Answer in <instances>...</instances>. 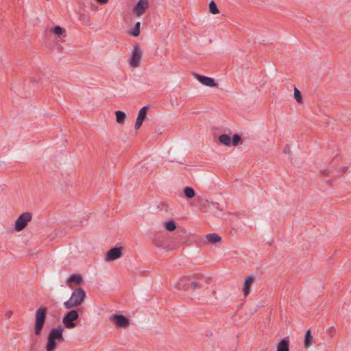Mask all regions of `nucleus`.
Returning a JSON list of instances; mask_svg holds the SVG:
<instances>
[{
    "label": "nucleus",
    "instance_id": "f257e3e1",
    "mask_svg": "<svg viewBox=\"0 0 351 351\" xmlns=\"http://www.w3.org/2000/svg\"><path fill=\"white\" fill-rule=\"evenodd\" d=\"M64 328L59 326L51 330L47 337L46 351H54L57 347L56 341L60 343L64 342L63 337Z\"/></svg>",
    "mask_w": 351,
    "mask_h": 351
},
{
    "label": "nucleus",
    "instance_id": "f03ea898",
    "mask_svg": "<svg viewBox=\"0 0 351 351\" xmlns=\"http://www.w3.org/2000/svg\"><path fill=\"white\" fill-rule=\"evenodd\" d=\"M85 298V291L81 287L76 288L73 291L69 300L64 302V306L66 309H72L81 305Z\"/></svg>",
    "mask_w": 351,
    "mask_h": 351
},
{
    "label": "nucleus",
    "instance_id": "7ed1b4c3",
    "mask_svg": "<svg viewBox=\"0 0 351 351\" xmlns=\"http://www.w3.org/2000/svg\"><path fill=\"white\" fill-rule=\"evenodd\" d=\"M47 313V309L46 307H40L36 311L34 331L36 335H40L41 334L46 320Z\"/></svg>",
    "mask_w": 351,
    "mask_h": 351
},
{
    "label": "nucleus",
    "instance_id": "20e7f679",
    "mask_svg": "<svg viewBox=\"0 0 351 351\" xmlns=\"http://www.w3.org/2000/svg\"><path fill=\"white\" fill-rule=\"evenodd\" d=\"M79 318L77 310L72 309L67 312L62 319V323L66 328H73L76 326L75 322Z\"/></svg>",
    "mask_w": 351,
    "mask_h": 351
},
{
    "label": "nucleus",
    "instance_id": "39448f33",
    "mask_svg": "<svg viewBox=\"0 0 351 351\" xmlns=\"http://www.w3.org/2000/svg\"><path fill=\"white\" fill-rule=\"evenodd\" d=\"M32 219V214L29 212H25L21 214L15 221V230L20 232L25 229Z\"/></svg>",
    "mask_w": 351,
    "mask_h": 351
},
{
    "label": "nucleus",
    "instance_id": "423d86ee",
    "mask_svg": "<svg viewBox=\"0 0 351 351\" xmlns=\"http://www.w3.org/2000/svg\"><path fill=\"white\" fill-rule=\"evenodd\" d=\"M142 51L138 44H135L133 47L132 55L130 60V64L132 67H137L140 64Z\"/></svg>",
    "mask_w": 351,
    "mask_h": 351
},
{
    "label": "nucleus",
    "instance_id": "0eeeda50",
    "mask_svg": "<svg viewBox=\"0 0 351 351\" xmlns=\"http://www.w3.org/2000/svg\"><path fill=\"white\" fill-rule=\"evenodd\" d=\"M110 321L112 322L117 328H127L130 325L129 319L122 315H112L110 317Z\"/></svg>",
    "mask_w": 351,
    "mask_h": 351
},
{
    "label": "nucleus",
    "instance_id": "6e6552de",
    "mask_svg": "<svg viewBox=\"0 0 351 351\" xmlns=\"http://www.w3.org/2000/svg\"><path fill=\"white\" fill-rule=\"evenodd\" d=\"M148 0H139V1L134 7L133 12L137 16H141L145 12L146 10L148 8Z\"/></svg>",
    "mask_w": 351,
    "mask_h": 351
},
{
    "label": "nucleus",
    "instance_id": "1a4fd4ad",
    "mask_svg": "<svg viewBox=\"0 0 351 351\" xmlns=\"http://www.w3.org/2000/svg\"><path fill=\"white\" fill-rule=\"evenodd\" d=\"M204 280V276L201 274H195L191 276L190 288L193 290L200 289L202 282Z\"/></svg>",
    "mask_w": 351,
    "mask_h": 351
},
{
    "label": "nucleus",
    "instance_id": "9d476101",
    "mask_svg": "<svg viewBox=\"0 0 351 351\" xmlns=\"http://www.w3.org/2000/svg\"><path fill=\"white\" fill-rule=\"evenodd\" d=\"M122 247H113L108 251L106 260L108 261H114L120 258L122 255Z\"/></svg>",
    "mask_w": 351,
    "mask_h": 351
},
{
    "label": "nucleus",
    "instance_id": "9b49d317",
    "mask_svg": "<svg viewBox=\"0 0 351 351\" xmlns=\"http://www.w3.org/2000/svg\"><path fill=\"white\" fill-rule=\"evenodd\" d=\"M194 76L195 78L202 84L210 86V87H216L217 84L215 82L214 79L206 77L204 75H202L199 74L195 73Z\"/></svg>",
    "mask_w": 351,
    "mask_h": 351
},
{
    "label": "nucleus",
    "instance_id": "f8f14e48",
    "mask_svg": "<svg viewBox=\"0 0 351 351\" xmlns=\"http://www.w3.org/2000/svg\"><path fill=\"white\" fill-rule=\"evenodd\" d=\"M191 276H184L180 278L176 285V288L180 290L188 291L190 289Z\"/></svg>",
    "mask_w": 351,
    "mask_h": 351
},
{
    "label": "nucleus",
    "instance_id": "ddd939ff",
    "mask_svg": "<svg viewBox=\"0 0 351 351\" xmlns=\"http://www.w3.org/2000/svg\"><path fill=\"white\" fill-rule=\"evenodd\" d=\"M83 282V279L80 274H73L66 280L68 286L71 288L73 287V285H80Z\"/></svg>",
    "mask_w": 351,
    "mask_h": 351
},
{
    "label": "nucleus",
    "instance_id": "4468645a",
    "mask_svg": "<svg viewBox=\"0 0 351 351\" xmlns=\"http://www.w3.org/2000/svg\"><path fill=\"white\" fill-rule=\"evenodd\" d=\"M254 278L251 276H247V278L245 279L244 286H243V291L245 296H247L249 295V293L250 292L251 286H252V283L254 282Z\"/></svg>",
    "mask_w": 351,
    "mask_h": 351
},
{
    "label": "nucleus",
    "instance_id": "2eb2a0df",
    "mask_svg": "<svg viewBox=\"0 0 351 351\" xmlns=\"http://www.w3.org/2000/svg\"><path fill=\"white\" fill-rule=\"evenodd\" d=\"M289 337L283 338L277 346V351H289Z\"/></svg>",
    "mask_w": 351,
    "mask_h": 351
},
{
    "label": "nucleus",
    "instance_id": "dca6fc26",
    "mask_svg": "<svg viewBox=\"0 0 351 351\" xmlns=\"http://www.w3.org/2000/svg\"><path fill=\"white\" fill-rule=\"evenodd\" d=\"M314 343L313 337L311 335V331L307 330L305 333L304 346L306 348H309Z\"/></svg>",
    "mask_w": 351,
    "mask_h": 351
},
{
    "label": "nucleus",
    "instance_id": "f3484780",
    "mask_svg": "<svg viewBox=\"0 0 351 351\" xmlns=\"http://www.w3.org/2000/svg\"><path fill=\"white\" fill-rule=\"evenodd\" d=\"M206 239H207L208 241H209L210 243H215L219 242L221 240V237H219L216 233H211V234H206Z\"/></svg>",
    "mask_w": 351,
    "mask_h": 351
},
{
    "label": "nucleus",
    "instance_id": "a211bd4d",
    "mask_svg": "<svg viewBox=\"0 0 351 351\" xmlns=\"http://www.w3.org/2000/svg\"><path fill=\"white\" fill-rule=\"evenodd\" d=\"M116 121L119 124H123L125 120L126 115L124 112L117 110L115 112Z\"/></svg>",
    "mask_w": 351,
    "mask_h": 351
},
{
    "label": "nucleus",
    "instance_id": "6ab92c4d",
    "mask_svg": "<svg viewBox=\"0 0 351 351\" xmlns=\"http://www.w3.org/2000/svg\"><path fill=\"white\" fill-rule=\"evenodd\" d=\"M219 142L226 146H230L231 144V138L227 134H221L219 136Z\"/></svg>",
    "mask_w": 351,
    "mask_h": 351
},
{
    "label": "nucleus",
    "instance_id": "aec40b11",
    "mask_svg": "<svg viewBox=\"0 0 351 351\" xmlns=\"http://www.w3.org/2000/svg\"><path fill=\"white\" fill-rule=\"evenodd\" d=\"M184 193L186 198L191 199L195 197V193L193 188L186 186L184 189Z\"/></svg>",
    "mask_w": 351,
    "mask_h": 351
},
{
    "label": "nucleus",
    "instance_id": "412c9836",
    "mask_svg": "<svg viewBox=\"0 0 351 351\" xmlns=\"http://www.w3.org/2000/svg\"><path fill=\"white\" fill-rule=\"evenodd\" d=\"M164 225L166 230L169 232H172L176 229V224L173 220L166 221L165 222Z\"/></svg>",
    "mask_w": 351,
    "mask_h": 351
},
{
    "label": "nucleus",
    "instance_id": "4be33fe9",
    "mask_svg": "<svg viewBox=\"0 0 351 351\" xmlns=\"http://www.w3.org/2000/svg\"><path fill=\"white\" fill-rule=\"evenodd\" d=\"M147 110H148L147 106L143 107L138 112L137 119H141L144 121V120L147 116Z\"/></svg>",
    "mask_w": 351,
    "mask_h": 351
},
{
    "label": "nucleus",
    "instance_id": "5701e85b",
    "mask_svg": "<svg viewBox=\"0 0 351 351\" xmlns=\"http://www.w3.org/2000/svg\"><path fill=\"white\" fill-rule=\"evenodd\" d=\"M209 11L213 14L219 13V10L217 6L216 3L214 1H211L209 3Z\"/></svg>",
    "mask_w": 351,
    "mask_h": 351
},
{
    "label": "nucleus",
    "instance_id": "b1692460",
    "mask_svg": "<svg viewBox=\"0 0 351 351\" xmlns=\"http://www.w3.org/2000/svg\"><path fill=\"white\" fill-rule=\"evenodd\" d=\"M140 27H141V23L140 22H137L135 24L134 29L133 30H132V31H130L129 32V34H130L131 36H135V37L139 36V34H140Z\"/></svg>",
    "mask_w": 351,
    "mask_h": 351
},
{
    "label": "nucleus",
    "instance_id": "393cba45",
    "mask_svg": "<svg viewBox=\"0 0 351 351\" xmlns=\"http://www.w3.org/2000/svg\"><path fill=\"white\" fill-rule=\"evenodd\" d=\"M51 31L58 37H60V36H62L65 32V29L64 28L58 25L51 29Z\"/></svg>",
    "mask_w": 351,
    "mask_h": 351
},
{
    "label": "nucleus",
    "instance_id": "a878e982",
    "mask_svg": "<svg viewBox=\"0 0 351 351\" xmlns=\"http://www.w3.org/2000/svg\"><path fill=\"white\" fill-rule=\"evenodd\" d=\"M242 142L241 138L239 134H234L231 140V144L233 146H237L240 143Z\"/></svg>",
    "mask_w": 351,
    "mask_h": 351
},
{
    "label": "nucleus",
    "instance_id": "bb28decb",
    "mask_svg": "<svg viewBox=\"0 0 351 351\" xmlns=\"http://www.w3.org/2000/svg\"><path fill=\"white\" fill-rule=\"evenodd\" d=\"M294 98L298 103L301 104L302 102V97L300 91L295 87L294 88Z\"/></svg>",
    "mask_w": 351,
    "mask_h": 351
},
{
    "label": "nucleus",
    "instance_id": "cd10ccee",
    "mask_svg": "<svg viewBox=\"0 0 351 351\" xmlns=\"http://www.w3.org/2000/svg\"><path fill=\"white\" fill-rule=\"evenodd\" d=\"M143 123V121L136 119L135 125H134L135 130H137L138 129H139L140 127L142 125Z\"/></svg>",
    "mask_w": 351,
    "mask_h": 351
},
{
    "label": "nucleus",
    "instance_id": "c85d7f7f",
    "mask_svg": "<svg viewBox=\"0 0 351 351\" xmlns=\"http://www.w3.org/2000/svg\"><path fill=\"white\" fill-rule=\"evenodd\" d=\"M336 334V328L334 326H332L329 328L328 335L332 337Z\"/></svg>",
    "mask_w": 351,
    "mask_h": 351
},
{
    "label": "nucleus",
    "instance_id": "c756f323",
    "mask_svg": "<svg viewBox=\"0 0 351 351\" xmlns=\"http://www.w3.org/2000/svg\"><path fill=\"white\" fill-rule=\"evenodd\" d=\"M96 1L101 4H106L108 2V0H96Z\"/></svg>",
    "mask_w": 351,
    "mask_h": 351
},
{
    "label": "nucleus",
    "instance_id": "7c9ffc66",
    "mask_svg": "<svg viewBox=\"0 0 351 351\" xmlns=\"http://www.w3.org/2000/svg\"><path fill=\"white\" fill-rule=\"evenodd\" d=\"M329 173H330V171L329 170H324V171H322V174L323 175L328 176Z\"/></svg>",
    "mask_w": 351,
    "mask_h": 351
},
{
    "label": "nucleus",
    "instance_id": "2f4dec72",
    "mask_svg": "<svg viewBox=\"0 0 351 351\" xmlns=\"http://www.w3.org/2000/svg\"><path fill=\"white\" fill-rule=\"evenodd\" d=\"M12 314V313L11 311L8 313V315L9 317L11 316Z\"/></svg>",
    "mask_w": 351,
    "mask_h": 351
}]
</instances>
